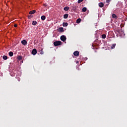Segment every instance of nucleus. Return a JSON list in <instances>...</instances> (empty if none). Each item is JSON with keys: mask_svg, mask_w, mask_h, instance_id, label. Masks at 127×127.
Segmentation results:
<instances>
[{"mask_svg": "<svg viewBox=\"0 0 127 127\" xmlns=\"http://www.w3.org/2000/svg\"><path fill=\"white\" fill-rule=\"evenodd\" d=\"M37 53V50H36V49H33V50L32 51V54L33 55H36Z\"/></svg>", "mask_w": 127, "mask_h": 127, "instance_id": "2", "label": "nucleus"}, {"mask_svg": "<svg viewBox=\"0 0 127 127\" xmlns=\"http://www.w3.org/2000/svg\"><path fill=\"white\" fill-rule=\"evenodd\" d=\"M115 47H116V44H114L112 45L111 46V48L112 49H114V48H115Z\"/></svg>", "mask_w": 127, "mask_h": 127, "instance_id": "22", "label": "nucleus"}, {"mask_svg": "<svg viewBox=\"0 0 127 127\" xmlns=\"http://www.w3.org/2000/svg\"><path fill=\"white\" fill-rule=\"evenodd\" d=\"M2 58H3V60H7V56H3Z\"/></svg>", "mask_w": 127, "mask_h": 127, "instance_id": "18", "label": "nucleus"}, {"mask_svg": "<svg viewBox=\"0 0 127 127\" xmlns=\"http://www.w3.org/2000/svg\"><path fill=\"white\" fill-rule=\"evenodd\" d=\"M106 0V2H110L112 0Z\"/></svg>", "mask_w": 127, "mask_h": 127, "instance_id": "25", "label": "nucleus"}, {"mask_svg": "<svg viewBox=\"0 0 127 127\" xmlns=\"http://www.w3.org/2000/svg\"><path fill=\"white\" fill-rule=\"evenodd\" d=\"M63 25L64 27H66V26H68V23L67 22L63 23Z\"/></svg>", "mask_w": 127, "mask_h": 127, "instance_id": "14", "label": "nucleus"}, {"mask_svg": "<svg viewBox=\"0 0 127 127\" xmlns=\"http://www.w3.org/2000/svg\"><path fill=\"white\" fill-rule=\"evenodd\" d=\"M21 43L23 44V45H26V44H27V42L26 40H23L21 41Z\"/></svg>", "mask_w": 127, "mask_h": 127, "instance_id": "6", "label": "nucleus"}, {"mask_svg": "<svg viewBox=\"0 0 127 127\" xmlns=\"http://www.w3.org/2000/svg\"><path fill=\"white\" fill-rule=\"evenodd\" d=\"M44 52H43V49H41V50L40 51V54L42 55L44 54Z\"/></svg>", "mask_w": 127, "mask_h": 127, "instance_id": "21", "label": "nucleus"}, {"mask_svg": "<svg viewBox=\"0 0 127 127\" xmlns=\"http://www.w3.org/2000/svg\"><path fill=\"white\" fill-rule=\"evenodd\" d=\"M32 24V25H36L37 24V22L36 21H33Z\"/></svg>", "mask_w": 127, "mask_h": 127, "instance_id": "16", "label": "nucleus"}, {"mask_svg": "<svg viewBox=\"0 0 127 127\" xmlns=\"http://www.w3.org/2000/svg\"><path fill=\"white\" fill-rule=\"evenodd\" d=\"M82 11L83 12H86V11H87V8L86 7H83L82 8Z\"/></svg>", "mask_w": 127, "mask_h": 127, "instance_id": "17", "label": "nucleus"}, {"mask_svg": "<svg viewBox=\"0 0 127 127\" xmlns=\"http://www.w3.org/2000/svg\"><path fill=\"white\" fill-rule=\"evenodd\" d=\"M14 26L15 27H17V24H15L14 25Z\"/></svg>", "mask_w": 127, "mask_h": 127, "instance_id": "27", "label": "nucleus"}, {"mask_svg": "<svg viewBox=\"0 0 127 127\" xmlns=\"http://www.w3.org/2000/svg\"><path fill=\"white\" fill-rule=\"evenodd\" d=\"M112 17L113 18H115V19H118V16H117V15H116V14H113Z\"/></svg>", "mask_w": 127, "mask_h": 127, "instance_id": "11", "label": "nucleus"}, {"mask_svg": "<svg viewBox=\"0 0 127 127\" xmlns=\"http://www.w3.org/2000/svg\"><path fill=\"white\" fill-rule=\"evenodd\" d=\"M106 37H107V35H106V34H103L102 35V38H103V39H105V38H106Z\"/></svg>", "mask_w": 127, "mask_h": 127, "instance_id": "20", "label": "nucleus"}, {"mask_svg": "<svg viewBox=\"0 0 127 127\" xmlns=\"http://www.w3.org/2000/svg\"><path fill=\"white\" fill-rule=\"evenodd\" d=\"M8 55L9 56H10V57H12V56H13V52H9L8 53Z\"/></svg>", "mask_w": 127, "mask_h": 127, "instance_id": "12", "label": "nucleus"}, {"mask_svg": "<svg viewBox=\"0 0 127 127\" xmlns=\"http://www.w3.org/2000/svg\"><path fill=\"white\" fill-rule=\"evenodd\" d=\"M36 12V11L35 10H33L32 11H30L29 13V14H34Z\"/></svg>", "mask_w": 127, "mask_h": 127, "instance_id": "7", "label": "nucleus"}, {"mask_svg": "<svg viewBox=\"0 0 127 127\" xmlns=\"http://www.w3.org/2000/svg\"><path fill=\"white\" fill-rule=\"evenodd\" d=\"M99 6L100 7H104V3H103V2L99 3Z\"/></svg>", "mask_w": 127, "mask_h": 127, "instance_id": "9", "label": "nucleus"}, {"mask_svg": "<svg viewBox=\"0 0 127 127\" xmlns=\"http://www.w3.org/2000/svg\"><path fill=\"white\" fill-rule=\"evenodd\" d=\"M28 18H29V19L31 18V15H29V16H28Z\"/></svg>", "mask_w": 127, "mask_h": 127, "instance_id": "26", "label": "nucleus"}, {"mask_svg": "<svg viewBox=\"0 0 127 127\" xmlns=\"http://www.w3.org/2000/svg\"><path fill=\"white\" fill-rule=\"evenodd\" d=\"M18 59H19V60H21V57H19Z\"/></svg>", "mask_w": 127, "mask_h": 127, "instance_id": "29", "label": "nucleus"}, {"mask_svg": "<svg viewBox=\"0 0 127 127\" xmlns=\"http://www.w3.org/2000/svg\"><path fill=\"white\" fill-rule=\"evenodd\" d=\"M122 33H123V34H124V36H125V34H124V32H123V33L119 32V34H122Z\"/></svg>", "mask_w": 127, "mask_h": 127, "instance_id": "28", "label": "nucleus"}, {"mask_svg": "<svg viewBox=\"0 0 127 127\" xmlns=\"http://www.w3.org/2000/svg\"><path fill=\"white\" fill-rule=\"evenodd\" d=\"M73 55H74V56H76V57H78V56H79V52L77 51H75L73 53Z\"/></svg>", "mask_w": 127, "mask_h": 127, "instance_id": "4", "label": "nucleus"}, {"mask_svg": "<svg viewBox=\"0 0 127 127\" xmlns=\"http://www.w3.org/2000/svg\"><path fill=\"white\" fill-rule=\"evenodd\" d=\"M70 8L68 6H65L64 8V10H65V11H68V10H69V9Z\"/></svg>", "mask_w": 127, "mask_h": 127, "instance_id": "8", "label": "nucleus"}, {"mask_svg": "<svg viewBox=\"0 0 127 127\" xmlns=\"http://www.w3.org/2000/svg\"><path fill=\"white\" fill-rule=\"evenodd\" d=\"M42 20H45L46 19V17L44 15H42L41 17Z\"/></svg>", "mask_w": 127, "mask_h": 127, "instance_id": "15", "label": "nucleus"}, {"mask_svg": "<svg viewBox=\"0 0 127 127\" xmlns=\"http://www.w3.org/2000/svg\"><path fill=\"white\" fill-rule=\"evenodd\" d=\"M72 10H73V11H76V9H77V6H72Z\"/></svg>", "mask_w": 127, "mask_h": 127, "instance_id": "13", "label": "nucleus"}, {"mask_svg": "<svg viewBox=\"0 0 127 127\" xmlns=\"http://www.w3.org/2000/svg\"><path fill=\"white\" fill-rule=\"evenodd\" d=\"M68 16H69V14H65L64 15V18L66 19L68 18Z\"/></svg>", "mask_w": 127, "mask_h": 127, "instance_id": "10", "label": "nucleus"}, {"mask_svg": "<svg viewBox=\"0 0 127 127\" xmlns=\"http://www.w3.org/2000/svg\"><path fill=\"white\" fill-rule=\"evenodd\" d=\"M58 31L59 32H63V31H64V28H63V27H60L59 28V29H58Z\"/></svg>", "mask_w": 127, "mask_h": 127, "instance_id": "5", "label": "nucleus"}, {"mask_svg": "<svg viewBox=\"0 0 127 127\" xmlns=\"http://www.w3.org/2000/svg\"><path fill=\"white\" fill-rule=\"evenodd\" d=\"M81 22V18H78L76 20V23H80Z\"/></svg>", "mask_w": 127, "mask_h": 127, "instance_id": "19", "label": "nucleus"}, {"mask_svg": "<svg viewBox=\"0 0 127 127\" xmlns=\"http://www.w3.org/2000/svg\"><path fill=\"white\" fill-rule=\"evenodd\" d=\"M61 40H62V41H63L64 42V41H66V37L65 36H62L61 37Z\"/></svg>", "mask_w": 127, "mask_h": 127, "instance_id": "3", "label": "nucleus"}, {"mask_svg": "<svg viewBox=\"0 0 127 127\" xmlns=\"http://www.w3.org/2000/svg\"><path fill=\"white\" fill-rule=\"evenodd\" d=\"M83 0H78L77 2H78V3H81V2H82V1H83Z\"/></svg>", "mask_w": 127, "mask_h": 127, "instance_id": "23", "label": "nucleus"}, {"mask_svg": "<svg viewBox=\"0 0 127 127\" xmlns=\"http://www.w3.org/2000/svg\"><path fill=\"white\" fill-rule=\"evenodd\" d=\"M62 44V42L60 41H56L54 42V45L55 46H59V45H61Z\"/></svg>", "mask_w": 127, "mask_h": 127, "instance_id": "1", "label": "nucleus"}, {"mask_svg": "<svg viewBox=\"0 0 127 127\" xmlns=\"http://www.w3.org/2000/svg\"><path fill=\"white\" fill-rule=\"evenodd\" d=\"M44 6H45V7H48V5L46 3L44 4Z\"/></svg>", "mask_w": 127, "mask_h": 127, "instance_id": "24", "label": "nucleus"}]
</instances>
